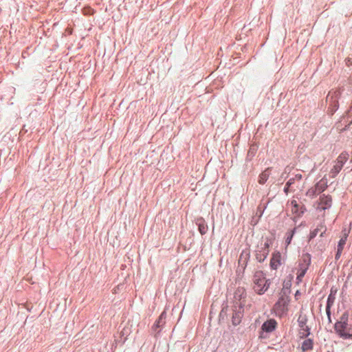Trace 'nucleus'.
<instances>
[{
  "label": "nucleus",
  "instance_id": "nucleus-3",
  "mask_svg": "<svg viewBox=\"0 0 352 352\" xmlns=\"http://www.w3.org/2000/svg\"><path fill=\"white\" fill-rule=\"evenodd\" d=\"M307 317L305 314H300L298 318V324L299 327V334L300 338H306L310 334V328L307 325Z\"/></svg>",
  "mask_w": 352,
  "mask_h": 352
},
{
  "label": "nucleus",
  "instance_id": "nucleus-33",
  "mask_svg": "<svg viewBox=\"0 0 352 352\" xmlns=\"http://www.w3.org/2000/svg\"><path fill=\"white\" fill-rule=\"evenodd\" d=\"M285 175H286V174L283 173L282 174V175H281V177H282V178H284V177H285Z\"/></svg>",
  "mask_w": 352,
  "mask_h": 352
},
{
  "label": "nucleus",
  "instance_id": "nucleus-16",
  "mask_svg": "<svg viewBox=\"0 0 352 352\" xmlns=\"http://www.w3.org/2000/svg\"><path fill=\"white\" fill-rule=\"evenodd\" d=\"M313 347V341L311 339L305 340L302 343V350L303 351L311 349Z\"/></svg>",
  "mask_w": 352,
  "mask_h": 352
},
{
  "label": "nucleus",
  "instance_id": "nucleus-24",
  "mask_svg": "<svg viewBox=\"0 0 352 352\" xmlns=\"http://www.w3.org/2000/svg\"><path fill=\"white\" fill-rule=\"evenodd\" d=\"M342 249H340V248L337 249V252H336V254L335 256L336 260L339 259V258L340 257V255L342 254Z\"/></svg>",
  "mask_w": 352,
  "mask_h": 352
},
{
  "label": "nucleus",
  "instance_id": "nucleus-11",
  "mask_svg": "<svg viewBox=\"0 0 352 352\" xmlns=\"http://www.w3.org/2000/svg\"><path fill=\"white\" fill-rule=\"evenodd\" d=\"M166 316V311H164L160 316L158 320L155 322V323L153 326V330L154 331H157V329L162 327L165 324V318Z\"/></svg>",
  "mask_w": 352,
  "mask_h": 352
},
{
  "label": "nucleus",
  "instance_id": "nucleus-1",
  "mask_svg": "<svg viewBox=\"0 0 352 352\" xmlns=\"http://www.w3.org/2000/svg\"><path fill=\"white\" fill-rule=\"evenodd\" d=\"M254 289L258 294H263L269 288L270 280L265 278L261 271L256 272L253 277Z\"/></svg>",
  "mask_w": 352,
  "mask_h": 352
},
{
  "label": "nucleus",
  "instance_id": "nucleus-9",
  "mask_svg": "<svg viewBox=\"0 0 352 352\" xmlns=\"http://www.w3.org/2000/svg\"><path fill=\"white\" fill-rule=\"evenodd\" d=\"M281 265V254L279 252H275L272 254L270 261V267L273 270H276Z\"/></svg>",
  "mask_w": 352,
  "mask_h": 352
},
{
  "label": "nucleus",
  "instance_id": "nucleus-22",
  "mask_svg": "<svg viewBox=\"0 0 352 352\" xmlns=\"http://www.w3.org/2000/svg\"><path fill=\"white\" fill-rule=\"evenodd\" d=\"M339 92L338 91H335L333 92V94L332 96H331V93L329 92L327 95V100H331L333 97V96L335 95L336 96H337L338 95Z\"/></svg>",
  "mask_w": 352,
  "mask_h": 352
},
{
  "label": "nucleus",
  "instance_id": "nucleus-2",
  "mask_svg": "<svg viewBox=\"0 0 352 352\" xmlns=\"http://www.w3.org/2000/svg\"><path fill=\"white\" fill-rule=\"evenodd\" d=\"M289 302V296L285 292H283L274 306V311L276 316L281 317L287 312Z\"/></svg>",
  "mask_w": 352,
  "mask_h": 352
},
{
  "label": "nucleus",
  "instance_id": "nucleus-12",
  "mask_svg": "<svg viewBox=\"0 0 352 352\" xmlns=\"http://www.w3.org/2000/svg\"><path fill=\"white\" fill-rule=\"evenodd\" d=\"M327 229L322 224L319 225L316 228H315L313 231L310 233L309 239H314L316 236V235L320 232V236H323L324 234L325 233Z\"/></svg>",
  "mask_w": 352,
  "mask_h": 352
},
{
  "label": "nucleus",
  "instance_id": "nucleus-8",
  "mask_svg": "<svg viewBox=\"0 0 352 352\" xmlns=\"http://www.w3.org/2000/svg\"><path fill=\"white\" fill-rule=\"evenodd\" d=\"M246 297V292L243 287H238L234 294L235 300L234 308H237L239 303L241 302V300Z\"/></svg>",
  "mask_w": 352,
  "mask_h": 352
},
{
  "label": "nucleus",
  "instance_id": "nucleus-20",
  "mask_svg": "<svg viewBox=\"0 0 352 352\" xmlns=\"http://www.w3.org/2000/svg\"><path fill=\"white\" fill-rule=\"evenodd\" d=\"M268 253H269V250H263V253H262V254H263V258H259V257H258V254H256V258H257V260H258L259 262H262V261H263L267 258V255H268Z\"/></svg>",
  "mask_w": 352,
  "mask_h": 352
},
{
  "label": "nucleus",
  "instance_id": "nucleus-15",
  "mask_svg": "<svg viewBox=\"0 0 352 352\" xmlns=\"http://www.w3.org/2000/svg\"><path fill=\"white\" fill-rule=\"evenodd\" d=\"M314 187L316 188L318 192L321 193L327 188V182H325L324 179H321L314 186Z\"/></svg>",
  "mask_w": 352,
  "mask_h": 352
},
{
  "label": "nucleus",
  "instance_id": "nucleus-30",
  "mask_svg": "<svg viewBox=\"0 0 352 352\" xmlns=\"http://www.w3.org/2000/svg\"><path fill=\"white\" fill-rule=\"evenodd\" d=\"M258 211H259V212H260L259 216L261 217L263 214V209H262L261 206H259L258 207Z\"/></svg>",
  "mask_w": 352,
  "mask_h": 352
},
{
  "label": "nucleus",
  "instance_id": "nucleus-27",
  "mask_svg": "<svg viewBox=\"0 0 352 352\" xmlns=\"http://www.w3.org/2000/svg\"><path fill=\"white\" fill-rule=\"evenodd\" d=\"M294 178H295V181H300L302 179V175L296 174Z\"/></svg>",
  "mask_w": 352,
  "mask_h": 352
},
{
  "label": "nucleus",
  "instance_id": "nucleus-17",
  "mask_svg": "<svg viewBox=\"0 0 352 352\" xmlns=\"http://www.w3.org/2000/svg\"><path fill=\"white\" fill-rule=\"evenodd\" d=\"M347 236H348V232H344L342 237L340 239L339 243H338V248H340V249H342L344 248V246L346 244V239H347Z\"/></svg>",
  "mask_w": 352,
  "mask_h": 352
},
{
  "label": "nucleus",
  "instance_id": "nucleus-34",
  "mask_svg": "<svg viewBox=\"0 0 352 352\" xmlns=\"http://www.w3.org/2000/svg\"><path fill=\"white\" fill-rule=\"evenodd\" d=\"M258 257L259 258H263V254H258Z\"/></svg>",
  "mask_w": 352,
  "mask_h": 352
},
{
  "label": "nucleus",
  "instance_id": "nucleus-7",
  "mask_svg": "<svg viewBox=\"0 0 352 352\" xmlns=\"http://www.w3.org/2000/svg\"><path fill=\"white\" fill-rule=\"evenodd\" d=\"M310 262V258L306 260L304 258L303 262L299 264L300 269L297 275V280L301 281L302 277L305 276Z\"/></svg>",
  "mask_w": 352,
  "mask_h": 352
},
{
  "label": "nucleus",
  "instance_id": "nucleus-6",
  "mask_svg": "<svg viewBox=\"0 0 352 352\" xmlns=\"http://www.w3.org/2000/svg\"><path fill=\"white\" fill-rule=\"evenodd\" d=\"M243 306L244 304L243 302H239V306H237V307H239V309H236V308H235V309L234 310L232 322L233 325L234 326L239 324L241 322V319L243 316L242 309Z\"/></svg>",
  "mask_w": 352,
  "mask_h": 352
},
{
  "label": "nucleus",
  "instance_id": "nucleus-36",
  "mask_svg": "<svg viewBox=\"0 0 352 352\" xmlns=\"http://www.w3.org/2000/svg\"><path fill=\"white\" fill-rule=\"evenodd\" d=\"M329 322H331V317L330 318H328Z\"/></svg>",
  "mask_w": 352,
  "mask_h": 352
},
{
  "label": "nucleus",
  "instance_id": "nucleus-31",
  "mask_svg": "<svg viewBox=\"0 0 352 352\" xmlns=\"http://www.w3.org/2000/svg\"><path fill=\"white\" fill-rule=\"evenodd\" d=\"M290 170H291V168L289 166H287V167L285 168L284 173L288 174Z\"/></svg>",
  "mask_w": 352,
  "mask_h": 352
},
{
  "label": "nucleus",
  "instance_id": "nucleus-25",
  "mask_svg": "<svg viewBox=\"0 0 352 352\" xmlns=\"http://www.w3.org/2000/svg\"><path fill=\"white\" fill-rule=\"evenodd\" d=\"M289 190H292V188L291 186H288L287 184L286 183V185L284 188V192L287 194Z\"/></svg>",
  "mask_w": 352,
  "mask_h": 352
},
{
  "label": "nucleus",
  "instance_id": "nucleus-26",
  "mask_svg": "<svg viewBox=\"0 0 352 352\" xmlns=\"http://www.w3.org/2000/svg\"><path fill=\"white\" fill-rule=\"evenodd\" d=\"M346 65L347 66H350V65H352V60H351V58H348L346 59Z\"/></svg>",
  "mask_w": 352,
  "mask_h": 352
},
{
  "label": "nucleus",
  "instance_id": "nucleus-14",
  "mask_svg": "<svg viewBox=\"0 0 352 352\" xmlns=\"http://www.w3.org/2000/svg\"><path fill=\"white\" fill-rule=\"evenodd\" d=\"M270 175V168L265 169L260 175L258 179V182L261 184H263L265 183V182L269 178V176Z\"/></svg>",
  "mask_w": 352,
  "mask_h": 352
},
{
  "label": "nucleus",
  "instance_id": "nucleus-13",
  "mask_svg": "<svg viewBox=\"0 0 352 352\" xmlns=\"http://www.w3.org/2000/svg\"><path fill=\"white\" fill-rule=\"evenodd\" d=\"M197 225L199 228V231L201 234H204L208 231V226L205 223V221L203 219H199L197 221Z\"/></svg>",
  "mask_w": 352,
  "mask_h": 352
},
{
  "label": "nucleus",
  "instance_id": "nucleus-23",
  "mask_svg": "<svg viewBox=\"0 0 352 352\" xmlns=\"http://www.w3.org/2000/svg\"><path fill=\"white\" fill-rule=\"evenodd\" d=\"M295 178H290L287 182L288 186H291L293 188V185L295 183Z\"/></svg>",
  "mask_w": 352,
  "mask_h": 352
},
{
  "label": "nucleus",
  "instance_id": "nucleus-19",
  "mask_svg": "<svg viewBox=\"0 0 352 352\" xmlns=\"http://www.w3.org/2000/svg\"><path fill=\"white\" fill-rule=\"evenodd\" d=\"M295 232H296V228L293 229L292 230H291L290 232H288L287 233V238L285 240V243H286L287 246L290 244Z\"/></svg>",
  "mask_w": 352,
  "mask_h": 352
},
{
  "label": "nucleus",
  "instance_id": "nucleus-21",
  "mask_svg": "<svg viewBox=\"0 0 352 352\" xmlns=\"http://www.w3.org/2000/svg\"><path fill=\"white\" fill-rule=\"evenodd\" d=\"M335 296L331 293L327 298V306L331 307L334 303Z\"/></svg>",
  "mask_w": 352,
  "mask_h": 352
},
{
  "label": "nucleus",
  "instance_id": "nucleus-18",
  "mask_svg": "<svg viewBox=\"0 0 352 352\" xmlns=\"http://www.w3.org/2000/svg\"><path fill=\"white\" fill-rule=\"evenodd\" d=\"M319 193L320 192H318L316 188L314 186L307 190L306 195L310 198H314L315 196H316V195Z\"/></svg>",
  "mask_w": 352,
  "mask_h": 352
},
{
  "label": "nucleus",
  "instance_id": "nucleus-10",
  "mask_svg": "<svg viewBox=\"0 0 352 352\" xmlns=\"http://www.w3.org/2000/svg\"><path fill=\"white\" fill-rule=\"evenodd\" d=\"M276 324L277 322L275 320L270 319L263 324L262 329L266 332H272L275 329Z\"/></svg>",
  "mask_w": 352,
  "mask_h": 352
},
{
  "label": "nucleus",
  "instance_id": "nucleus-4",
  "mask_svg": "<svg viewBox=\"0 0 352 352\" xmlns=\"http://www.w3.org/2000/svg\"><path fill=\"white\" fill-rule=\"evenodd\" d=\"M348 154L346 153H341L336 162V164L333 166L331 170L332 177H334L340 171L343 165L348 160Z\"/></svg>",
  "mask_w": 352,
  "mask_h": 352
},
{
  "label": "nucleus",
  "instance_id": "nucleus-28",
  "mask_svg": "<svg viewBox=\"0 0 352 352\" xmlns=\"http://www.w3.org/2000/svg\"><path fill=\"white\" fill-rule=\"evenodd\" d=\"M330 309H331V307H329V308H328V306H326V312H327L328 318H330V316H331Z\"/></svg>",
  "mask_w": 352,
  "mask_h": 352
},
{
  "label": "nucleus",
  "instance_id": "nucleus-29",
  "mask_svg": "<svg viewBox=\"0 0 352 352\" xmlns=\"http://www.w3.org/2000/svg\"><path fill=\"white\" fill-rule=\"evenodd\" d=\"M269 246H270L269 243L268 242H265L264 243V247L263 248V250H268Z\"/></svg>",
  "mask_w": 352,
  "mask_h": 352
},
{
  "label": "nucleus",
  "instance_id": "nucleus-32",
  "mask_svg": "<svg viewBox=\"0 0 352 352\" xmlns=\"http://www.w3.org/2000/svg\"><path fill=\"white\" fill-rule=\"evenodd\" d=\"M223 311H224V309H223L221 310V313H220V316H222V314H223Z\"/></svg>",
  "mask_w": 352,
  "mask_h": 352
},
{
  "label": "nucleus",
  "instance_id": "nucleus-5",
  "mask_svg": "<svg viewBox=\"0 0 352 352\" xmlns=\"http://www.w3.org/2000/svg\"><path fill=\"white\" fill-rule=\"evenodd\" d=\"M332 204V199L329 195H322L320 196L319 201L317 202L316 209L318 210H324L331 208Z\"/></svg>",
  "mask_w": 352,
  "mask_h": 352
},
{
  "label": "nucleus",
  "instance_id": "nucleus-35",
  "mask_svg": "<svg viewBox=\"0 0 352 352\" xmlns=\"http://www.w3.org/2000/svg\"><path fill=\"white\" fill-rule=\"evenodd\" d=\"M297 206H298V205H297L296 202L295 201V203H294V207H295V208H297Z\"/></svg>",
  "mask_w": 352,
  "mask_h": 352
}]
</instances>
